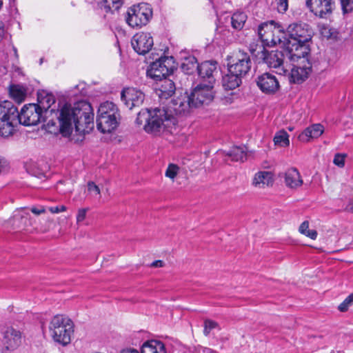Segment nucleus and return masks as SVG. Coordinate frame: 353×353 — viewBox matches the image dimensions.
I'll return each mask as SVG.
<instances>
[{
	"label": "nucleus",
	"instance_id": "obj_9",
	"mask_svg": "<svg viewBox=\"0 0 353 353\" xmlns=\"http://www.w3.org/2000/svg\"><path fill=\"white\" fill-rule=\"evenodd\" d=\"M252 54L259 60H262L269 68L276 69V72L283 75L287 72L284 65V54L281 51L265 49L264 46H259L258 50L251 49Z\"/></svg>",
	"mask_w": 353,
	"mask_h": 353
},
{
	"label": "nucleus",
	"instance_id": "obj_2",
	"mask_svg": "<svg viewBox=\"0 0 353 353\" xmlns=\"http://www.w3.org/2000/svg\"><path fill=\"white\" fill-rule=\"evenodd\" d=\"M287 32L289 38L285 37L286 57L290 60H294L295 57L307 56L309 48L307 43L313 35V30L310 26L304 23H294L288 27Z\"/></svg>",
	"mask_w": 353,
	"mask_h": 353
},
{
	"label": "nucleus",
	"instance_id": "obj_1",
	"mask_svg": "<svg viewBox=\"0 0 353 353\" xmlns=\"http://www.w3.org/2000/svg\"><path fill=\"white\" fill-rule=\"evenodd\" d=\"M58 119L62 136L70 137L74 127L77 132L85 133L93 127V110L85 101H78L73 106L65 103L59 110Z\"/></svg>",
	"mask_w": 353,
	"mask_h": 353
},
{
	"label": "nucleus",
	"instance_id": "obj_20",
	"mask_svg": "<svg viewBox=\"0 0 353 353\" xmlns=\"http://www.w3.org/2000/svg\"><path fill=\"white\" fill-rule=\"evenodd\" d=\"M199 75L201 78L207 79L208 84L213 85L215 82L214 73L216 72V62L205 61L197 66Z\"/></svg>",
	"mask_w": 353,
	"mask_h": 353
},
{
	"label": "nucleus",
	"instance_id": "obj_32",
	"mask_svg": "<svg viewBox=\"0 0 353 353\" xmlns=\"http://www.w3.org/2000/svg\"><path fill=\"white\" fill-rule=\"evenodd\" d=\"M123 0H100L99 4L105 12L118 10L123 5Z\"/></svg>",
	"mask_w": 353,
	"mask_h": 353
},
{
	"label": "nucleus",
	"instance_id": "obj_28",
	"mask_svg": "<svg viewBox=\"0 0 353 353\" xmlns=\"http://www.w3.org/2000/svg\"><path fill=\"white\" fill-rule=\"evenodd\" d=\"M181 68L185 73L190 74H192L196 68L197 69V60L195 57L189 55L188 57H181Z\"/></svg>",
	"mask_w": 353,
	"mask_h": 353
},
{
	"label": "nucleus",
	"instance_id": "obj_45",
	"mask_svg": "<svg viewBox=\"0 0 353 353\" xmlns=\"http://www.w3.org/2000/svg\"><path fill=\"white\" fill-rule=\"evenodd\" d=\"M31 212L32 213H34V214L36 215H39L42 213H44L46 212V209L43 206H40L39 208L37 207H32L31 209H30Z\"/></svg>",
	"mask_w": 353,
	"mask_h": 353
},
{
	"label": "nucleus",
	"instance_id": "obj_21",
	"mask_svg": "<svg viewBox=\"0 0 353 353\" xmlns=\"http://www.w3.org/2000/svg\"><path fill=\"white\" fill-rule=\"evenodd\" d=\"M283 178L285 185L290 189L296 190L303 183L300 172L294 168L287 170L283 174Z\"/></svg>",
	"mask_w": 353,
	"mask_h": 353
},
{
	"label": "nucleus",
	"instance_id": "obj_53",
	"mask_svg": "<svg viewBox=\"0 0 353 353\" xmlns=\"http://www.w3.org/2000/svg\"><path fill=\"white\" fill-rule=\"evenodd\" d=\"M50 123L52 124V125H54V122H53V121H52V122L49 121V122L48 123V125H49Z\"/></svg>",
	"mask_w": 353,
	"mask_h": 353
},
{
	"label": "nucleus",
	"instance_id": "obj_33",
	"mask_svg": "<svg viewBox=\"0 0 353 353\" xmlns=\"http://www.w3.org/2000/svg\"><path fill=\"white\" fill-rule=\"evenodd\" d=\"M299 232L310 238L311 239L315 240L317 237V232L314 230H309V221H304L299 228Z\"/></svg>",
	"mask_w": 353,
	"mask_h": 353
},
{
	"label": "nucleus",
	"instance_id": "obj_25",
	"mask_svg": "<svg viewBox=\"0 0 353 353\" xmlns=\"http://www.w3.org/2000/svg\"><path fill=\"white\" fill-rule=\"evenodd\" d=\"M141 353H166L165 345L160 341L150 340L143 343Z\"/></svg>",
	"mask_w": 353,
	"mask_h": 353
},
{
	"label": "nucleus",
	"instance_id": "obj_42",
	"mask_svg": "<svg viewBox=\"0 0 353 353\" xmlns=\"http://www.w3.org/2000/svg\"><path fill=\"white\" fill-rule=\"evenodd\" d=\"M346 155L344 154H336L334 157L333 163L339 168H343L345 165V159Z\"/></svg>",
	"mask_w": 353,
	"mask_h": 353
},
{
	"label": "nucleus",
	"instance_id": "obj_12",
	"mask_svg": "<svg viewBox=\"0 0 353 353\" xmlns=\"http://www.w3.org/2000/svg\"><path fill=\"white\" fill-rule=\"evenodd\" d=\"M21 343V332L12 326L5 325L0 330V347L2 352L16 350Z\"/></svg>",
	"mask_w": 353,
	"mask_h": 353
},
{
	"label": "nucleus",
	"instance_id": "obj_54",
	"mask_svg": "<svg viewBox=\"0 0 353 353\" xmlns=\"http://www.w3.org/2000/svg\"><path fill=\"white\" fill-rule=\"evenodd\" d=\"M43 63V59H40V63Z\"/></svg>",
	"mask_w": 353,
	"mask_h": 353
},
{
	"label": "nucleus",
	"instance_id": "obj_43",
	"mask_svg": "<svg viewBox=\"0 0 353 353\" xmlns=\"http://www.w3.org/2000/svg\"><path fill=\"white\" fill-rule=\"evenodd\" d=\"M88 211V208H80L78 210L77 214V223L79 224L86 218V214Z\"/></svg>",
	"mask_w": 353,
	"mask_h": 353
},
{
	"label": "nucleus",
	"instance_id": "obj_35",
	"mask_svg": "<svg viewBox=\"0 0 353 353\" xmlns=\"http://www.w3.org/2000/svg\"><path fill=\"white\" fill-rule=\"evenodd\" d=\"M179 171V167L174 163H170L168 165L167 170L165 171V175L166 177L170 178L172 180H174L176 176Z\"/></svg>",
	"mask_w": 353,
	"mask_h": 353
},
{
	"label": "nucleus",
	"instance_id": "obj_44",
	"mask_svg": "<svg viewBox=\"0 0 353 353\" xmlns=\"http://www.w3.org/2000/svg\"><path fill=\"white\" fill-rule=\"evenodd\" d=\"M67 208L65 205L54 206L49 208V211L53 214H57L59 212L66 211Z\"/></svg>",
	"mask_w": 353,
	"mask_h": 353
},
{
	"label": "nucleus",
	"instance_id": "obj_17",
	"mask_svg": "<svg viewBox=\"0 0 353 353\" xmlns=\"http://www.w3.org/2000/svg\"><path fill=\"white\" fill-rule=\"evenodd\" d=\"M131 44L136 52L139 54H145L152 49L154 41L150 33L141 32L133 36Z\"/></svg>",
	"mask_w": 353,
	"mask_h": 353
},
{
	"label": "nucleus",
	"instance_id": "obj_23",
	"mask_svg": "<svg viewBox=\"0 0 353 353\" xmlns=\"http://www.w3.org/2000/svg\"><path fill=\"white\" fill-rule=\"evenodd\" d=\"M159 81H161V83L158 88H156L157 94L161 99H167L172 97L176 90L174 82L166 77Z\"/></svg>",
	"mask_w": 353,
	"mask_h": 353
},
{
	"label": "nucleus",
	"instance_id": "obj_13",
	"mask_svg": "<svg viewBox=\"0 0 353 353\" xmlns=\"http://www.w3.org/2000/svg\"><path fill=\"white\" fill-rule=\"evenodd\" d=\"M174 68L172 57H161L150 64L147 74L151 79L159 81L172 73Z\"/></svg>",
	"mask_w": 353,
	"mask_h": 353
},
{
	"label": "nucleus",
	"instance_id": "obj_41",
	"mask_svg": "<svg viewBox=\"0 0 353 353\" xmlns=\"http://www.w3.org/2000/svg\"><path fill=\"white\" fill-rule=\"evenodd\" d=\"M218 324L212 320H205L204 322V330L205 335H208L210 331L217 327Z\"/></svg>",
	"mask_w": 353,
	"mask_h": 353
},
{
	"label": "nucleus",
	"instance_id": "obj_51",
	"mask_svg": "<svg viewBox=\"0 0 353 353\" xmlns=\"http://www.w3.org/2000/svg\"><path fill=\"white\" fill-rule=\"evenodd\" d=\"M79 87H81V93L82 94H85V92L83 91L84 90V87H85V84L84 83H80L79 85H77V88H79Z\"/></svg>",
	"mask_w": 353,
	"mask_h": 353
},
{
	"label": "nucleus",
	"instance_id": "obj_18",
	"mask_svg": "<svg viewBox=\"0 0 353 353\" xmlns=\"http://www.w3.org/2000/svg\"><path fill=\"white\" fill-rule=\"evenodd\" d=\"M121 98L125 106L132 110L134 107L142 105L145 94L142 91L135 88H123L121 93Z\"/></svg>",
	"mask_w": 353,
	"mask_h": 353
},
{
	"label": "nucleus",
	"instance_id": "obj_30",
	"mask_svg": "<svg viewBox=\"0 0 353 353\" xmlns=\"http://www.w3.org/2000/svg\"><path fill=\"white\" fill-rule=\"evenodd\" d=\"M247 20V15L245 12L237 11L231 17V24L234 29L241 30Z\"/></svg>",
	"mask_w": 353,
	"mask_h": 353
},
{
	"label": "nucleus",
	"instance_id": "obj_27",
	"mask_svg": "<svg viewBox=\"0 0 353 353\" xmlns=\"http://www.w3.org/2000/svg\"><path fill=\"white\" fill-rule=\"evenodd\" d=\"M241 83V77L229 72L223 77L222 85L225 90H234Z\"/></svg>",
	"mask_w": 353,
	"mask_h": 353
},
{
	"label": "nucleus",
	"instance_id": "obj_22",
	"mask_svg": "<svg viewBox=\"0 0 353 353\" xmlns=\"http://www.w3.org/2000/svg\"><path fill=\"white\" fill-rule=\"evenodd\" d=\"M324 132V127L320 123L313 124L307 127L299 136V139L302 142H309L312 139L319 137Z\"/></svg>",
	"mask_w": 353,
	"mask_h": 353
},
{
	"label": "nucleus",
	"instance_id": "obj_47",
	"mask_svg": "<svg viewBox=\"0 0 353 353\" xmlns=\"http://www.w3.org/2000/svg\"><path fill=\"white\" fill-rule=\"evenodd\" d=\"M120 353H139L138 350L132 348L125 349L121 351Z\"/></svg>",
	"mask_w": 353,
	"mask_h": 353
},
{
	"label": "nucleus",
	"instance_id": "obj_38",
	"mask_svg": "<svg viewBox=\"0 0 353 353\" xmlns=\"http://www.w3.org/2000/svg\"><path fill=\"white\" fill-rule=\"evenodd\" d=\"M88 191L94 197H100V189L94 182L88 183Z\"/></svg>",
	"mask_w": 353,
	"mask_h": 353
},
{
	"label": "nucleus",
	"instance_id": "obj_50",
	"mask_svg": "<svg viewBox=\"0 0 353 353\" xmlns=\"http://www.w3.org/2000/svg\"><path fill=\"white\" fill-rule=\"evenodd\" d=\"M202 352L203 353H216L214 351H213L212 350L208 348V347L203 348Z\"/></svg>",
	"mask_w": 353,
	"mask_h": 353
},
{
	"label": "nucleus",
	"instance_id": "obj_49",
	"mask_svg": "<svg viewBox=\"0 0 353 353\" xmlns=\"http://www.w3.org/2000/svg\"><path fill=\"white\" fill-rule=\"evenodd\" d=\"M3 34H4L3 24L1 21H0V39L2 38Z\"/></svg>",
	"mask_w": 353,
	"mask_h": 353
},
{
	"label": "nucleus",
	"instance_id": "obj_46",
	"mask_svg": "<svg viewBox=\"0 0 353 353\" xmlns=\"http://www.w3.org/2000/svg\"><path fill=\"white\" fill-rule=\"evenodd\" d=\"M164 266V262L161 260H157L152 263L151 267L153 268H161Z\"/></svg>",
	"mask_w": 353,
	"mask_h": 353
},
{
	"label": "nucleus",
	"instance_id": "obj_14",
	"mask_svg": "<svg viewBox=\"0 0 353 353\" xmlns=\"http://www.w3.org/2000/svg\"><path fill=\"white\" fill-rule=\"evenodd\" d=\"M43 113L35 103H30L23 107L19 113L17 120L19 123L30 126L38 124L42 119Z\"/></svg>",
	"mask_w": 353,
	"mask_h": 353
},
{
	"label": "nucleus",
	"instance_id": "obj_10",
	"mask_svg": "<svg viewBox=\"0 0 353 353\" xmlns=\"http://www.w3.org/2000/svg\"><path fill=\"white\" fill-rule=\"evenodd\" d=\"M152 10L148 3L134 5L128 10L126 22L132 28H141L145 26L152 18Z\"/></svg>",
	"mask_w": 353,
	"mask_h": 353
},
{
	"label": "nucleus",
	"instance_id": "obj_40",
	"mask_svg": "<svg viewBox=\"0 0 353 353\" xmlns=\"http://www.w3.org/2000/svg\"><path fill=\"white\" fill-rule=\"evenodd\" d=\"M343 13H349L353 10V0H340Z\"/></svg>",
	"mask_w": 353,
	"mask_h": 353
},
{
	"label": "nucleus",
	"instance_id": "obj_39",
	"mask_svg": "<svg viewBox=\"0 0 353 353\" xmlns=\"http://www.w3.org/2000/svg\"><path fill=\"white\" fill-rule=\"evenodd\" d=\"M276 9L279 13H285L288 9V0H274Z\"/></svg>",
	"mask_w": 353,
	"mask_h": 353
},
{
	"label": "nucleus",
	"instance_id": "obj_29",
	"mask_svg": "<svg viewBox=\"0 0 353 353\" xmlns=\"http://www.w3.org/2000/svg\"><path fill=\"white\" fill-rule=\"evenodd\" d=\"M234 161H244L246 159L247 153L244 147L234 146L232 147L227 153Z\"/></svg>",
	"mask_w": 353,
	"mask_h": 353
},
{
	"label": "nucleus",
	"instance_id": "obj_15",
	"mask_svg": "<svg viewBox=\"0 0 353 353\" xmlns=\"http://www.w3.org/2000/svg\"><path fill=\"white\" fill-rule=\"evenodd\" d=\"M301 60V64L294 65L290 72V81L294 83H301L305 81L312 72V64L308 61L307 56L296 57L292 61Z\"/></svg>",
	"mask_w": 353,
	"mask_h": 353
},
{
	"label": "nucleus",
	"instance_id": "obj_16",
	"mask_svg": "<svg viewBox=\"0 0 353 353\" xmlns=\"http://www.w3.org/2000/svg\"><path fill=\"white\" fill-rule=\"evenodd\" d=\"M306 5L310 12L320 18H327L335 8L334 0H306Z\"/></svg>",
	"mask_w": 353,
	"mask_h": 353
},
{
	"label": "nucleus",
	"instance_id": "obj_8",
	"mask_svg": "<svg viewBox=\"0 0 353 353\" xmlns=\"http://www.w3.org/2000/svg\"><path fill=\"white\" fill-rule=\"evenodd\" d=\"M258 34L263 46H274L281 44L285 48L286 33L281 26L272 21L259 26Z\"/></svg>",
	"mask_w": 353,
	"mask_h": 353
},
{
	"label": "nucleus",
	"instance_id": "obj_34",
	"mask_svg": "<svg viewBox=\"0 0 353 353\" xmlns=\"http://www.w3.org/2000/svg\"><path fill=\"white\" fill-rule=\"evenodd\" d=\"M274 141L275 145H279L282 147L288 146L290 144L289 135L285 131H279L276 134Z\"/></svg>",
	"mask_w": 353,
	"mask_h": 353
},
{
	"label": "nucleus",
	"instance_id": "obj_4",
	"mask_svg": "<svg viewBox=\"0 0 353 353\" xmlns=\"http://www.w3.org/2000/svg\"><path fill=\"white\" fill-rule=\"evenodd\" d=\"M214 98L213 85L200 83L190 95H183L172 101V108L176 114L189 113L192 108L209 104Z\"/></svg>",
	"mask_w": 353,
	"mask_h": 353
},
{
	"label": "nucleus",
	"instance_id": "obj_52",
	"mask_svg": "<svg viewBox=\"0 0 353 353\" xmlns=\"http://www.w3.org/2000/svg\"><path fill=\"white\" fill-rule=\"evenodd\" d=\"M14 54H15L16 57H17V49L15 48H14Z\"/></svg>",
	"mask_w": 353,
	"mask_h": 353
},
{
	"label": "nucleus",
	"instance_id": "obj_6",
	"mask_svg": "<svg viewBox=\"0 0 353 353\" xmlns=\"http://www.w3.org/2000/svg\"><path fill=\"white\" fill-rule=\"evenodd\" d=\"M117 105L111 101L100 104L97 116V126L102 133H109L117 128L120 119Z\"/></svg>",
	"mask_w": 353,
	"mask_h": 353
},
{
	"label": "nucleus",
	"instance_id": "obj_7",
	"mask_svg": "<svg viewBox=\"0 0 353 353\" xmlns=\"http://www.w3.org/2000/svg\"><path fill=\"white\" fill-rule=\"evenodd\" d=\"M17 108L10 101L0 103V136L8 137L14 131V127L19 123Z\"/></svg>",
	"mask_w": 353,
	"mask_h": 353
},
{
	"label": "nucleus",
	"instance_id": "obj_19",
	"mask_svg": "<svg viewBox=\"0 0 353 353\" xmlns=\"http://www.w3.org/2000/svg\"><path fill=\"white\" fill-rule=\"evenodd\" d=\"M256 82L259 88L266 94H273L280 88L279 82L276 77L269 72L259 76Z\"/></svg>",
	"mask_w": 353,
	"mask_h": 353
},
{
	"label": "nucleus",
	"instance_id": "obj_24",
	"mask_svg": "<svg viewBox=\"0 0 353 353\" xmlns=\"http://www.w3.org/2000/svg\"><path fill=\"white\" fill-rule=\"evenodd\" d=\"M274 182L273 174L270 172L261 171L254 174L252 185L256 188L272 185Z\"/></svg>",
	"mask_w": 353,
	"mask_h": 353
},
{
	"label": "nucleus",
	"instance_id": "obj_37",
	"mask_svg": "<svg viewBox=\"0 0 353 353\" xmlns=\"http://www.w3.org/2000/svg\"><path fill=\"white\" fill-rule=\"evenodd\" d=\"M319 30L321 35L325 38L329 39L332 35V30L328 25L325 23H319L318 25Z\"/></svg>",
	"mask_w": 353,
	"mask_h": 353
},
{
	"label": "nucleus",
	"instance_id": "obj_11",
	"mask_svg": "<svg viewBox=\"0 0 353 353\" xmlns=\"http://www.w3.org/2000/svg\"><path fill=\"white\" fill-rule=\"evenodd\" d=\"M228 72H233L241 78L250 70L252 62L250 55L243 51L239 50L228 58Z\"/></svg>",
	"mask_w": 353,
	"mask_h": 353
},
{
	"label": "nucleus",
	"instance_id": "obj_5",
	"mask_svg": "<svg viewBox=\"0 0 353 353\" xmlns=\"http://www.w3.org/2000/svg\"><path fill=\"white\" fill-rule=\"evenodd\" d=\"M49 334L55 343L66 346L70 343L74 332L73 321L67 316H54L48 325Z\"/></svg>",
	"mask_w": 353,
	"mask_h": 353
},
{
	"label": "nucleus",
	"instance_id": "obj_31",
	"mask_svg": "<svg viewBox=\"0 0 353 353\" xmlns=\"http://www.w3.org/2000/svg\"><path fill=\"white\" fill-rule=\"evenodd\" d=\"M10 94L14 101L21 103L25 99L26 90L21 85H13L10 88Z\"/></svg>",
	"mask_w": 353,
	"mask_h": 353
},
{
	"label": "nucleus",
	"instance_id": "obj_26",
	"mask_svg": "<svg viewBox=\"0 0 353 353\" xmlns=\"http://www.w3.org/2000/svg\"><path fill=\"white\" fill-rule=\"evenodd\" d=\"M55 103L54 97L49 93H39L38 95V104L37 106L42 112H47L50 108L51 105Z\"/></svg>",
	"mask_w": 353,
	"mask_h": 353
},
{
	"label": "nucleus",
	"instance_id": "obj_36",
	"mask_svg": "<svg viewBox=\"0 0 353 353\" xmlns=\"http://www.w3.org/2000/svg\"><path fill=\"white\" fill-rule=\"evenodd\" d=\"M353 304V293L347 296L345 300L338 306V310L341 312L348 310L350 306Z\"/></svg>",
	"mask_w": 353,
	"mask_h": 353
},
{
	"label": "nucleus",
	"instance_id": "obj_3",
	"mask_svg": "<svg viewBox=\"0 0 353 353\" xmlns=\"http://www.w3.org/2000/svg\"><path fill=\"white\" fill-rule=\"evenodd\" d=\"M171 107L172 103L169 108L163 107L153 110H142L137 115L136 123L138 125H143L145 132L157 134L163 128H170L176 123V119L172 114L174 111Z\"/></svg>",
	"mask_w": 353,
	"mask_h": 353
},
{
	"label": "nucleus",
	"instance_id": "obj_48",
	"mask_svg": "<svg viewBox=\"0 0 353 353\" xmlns=\"http://www.w3.org/2000/svg\"><path fill=\"white\" fill-rule=\"evenodd\" d=\"M345 210L349 212L353 213V201L352 202H350L347 205V206L345 207Z\"/></svg>",
	"mask_w": 353,
	"mask_h": 353
}]
</instances>
